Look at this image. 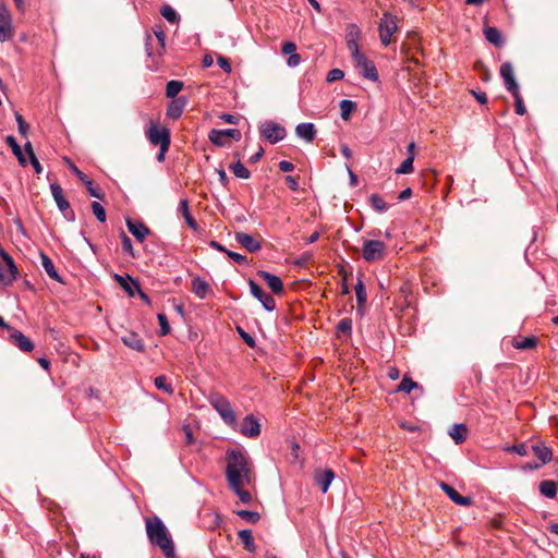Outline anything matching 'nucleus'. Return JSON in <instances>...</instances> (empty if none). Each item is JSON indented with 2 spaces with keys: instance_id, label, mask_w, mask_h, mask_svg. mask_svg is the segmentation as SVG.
Masks as SVG:
<instances>
[{
  "instance_id": "nucleus-57",
  "label": "nucleus",
  "mask_w": 558,
  "mask_h": 558,
  "mask_svg": "<svg viewBox=\"0 0 558 558\" xmlns=\"http://www.w3.org/2000/svg\"><path fill=\"white\" fill-rule=\"evenodd\" d=\"M344 72L340 69H332L327 74V82H336L343 78Z\"/></svg>"
},
{
  "instance_id": "nucleus-54",
  "label": "nucleus",
  "mask_w": 558,
  "mask_h": 558,
  "mask_svg": "<svg viewBox=\"0 0 558 558\" xmlns=\"http://www.w3.org/2000/svg\"><path fill=\"white\" fill-rule=\"evenodd\" d=\"M15 120L17 122V128H19L20 134L22 136H26L27 132H28V128H29L27 122L24 120V118L19 112H15Z\"/></svg>"
},
{
  "instance_id": "nucleus-19",
  "label": "nucleus",
  "mask_w": 558,
  "mask_h": 558,
  "mask_svg": "<svg viewBox=\"0 0 558 558\" xmlns=\"http://www.w3.org/2000/svg\"><path fill=\"white\" fill-rule=\"evenodd\" d=\"M234 236L236 242L251 253L258 252L262 248L260 242L248 233L235 232Z\"/></svg>"
},
{
  "instance_id": "nucleus-9",
  "label": "nucleus",
  "mask_w": 558,
  "mask_h": 558,
  "mask_svg": "<svg viewBox=\"0 0 558 558\" xmlns=\"http://www.w3.org/2000/svg\"><path fill=\"white\" fill-rule=\"evenodd\" d=\"M353 61L356 69L359 70L360 74L363 77L373 82H377L379 80L375 63L372 60H369L366 56H359Z\"/></svg>"
},
{
  "instance_id": "nucleus-44",
  "label": "nucleus",
  "mask_w": 558,
  "mask_h": 558,
  "mask_svg": "<svg viewBox=\"0 0 558 558\" xmlns=\"http://www.w3.org/2000/svg\"><path fill=\"white\" fill-rule=\"evenodd\" d=\"M154 32V35L156 36L157 40H158V44H159V49L157 51L158 54H162L166 50V34L165 32L161 29V27H155L153 29Z\"/></svg>"
},
{
  "instance_id": "nucleus-13",
  "label": "nucleus",
  "mask_w": 558,
  "mask_h": 558,
  "mask_svg": "<svg viewBox=\"0 0 558 558\" xmlns=\"http://www.w3.org/2000/svg\"><path fill=\"white\" fill-rule=\"evenodd\" d=\"M12 37V19L5 4L0 3V41Z\"/></svg>"
},
{
  "instance_id": "nucleus-51",
  "label": "nucleus",
  "mask_w": 558,
  "mask_h": 558,
  "mask_svg": "<svg viewBox=\"0 0 558 558\" xmlns=\"http://www.w3.org/2000/svg\"><path fill=\"white\" fill-rule=\"evenodd\" d=\"M157 319H158L159 327H160V335L167 336L168 333H170L171 328H170L167 316L162 313H159L157 315Z\"/></svg>"
},
{
  "instance_id": "nucleus-59",
  "label": "nucleus",
  "mask_w": 558,
  "mask_h": 558,
  "mask_svg": "<svg viewBox=\"0 0 558 558\" xmlns=\"http://www.w3.org/2000/svg\"><path fill=\"white\" fill-rule=\"evenodd\" d=\"M219 118L223 122L229 123V124H238L240 121L239 116L231 114V113H222Z\"/></svg>"
},
{
  "instance_id": "nucleus-55",
  "label": "nucleus",
  "mask_w": 558,
  "mask_h": 558,
  "mask_svg": "<svg viewBox=\"0 0 558 558\" xmlns=\"http://www.w3.org/2000/svg\"><path fill=\"white\" fill-rule=\"evenodd\" d=\"M122 250H123V252L128 253L129 255H131L133 257L135 256L132 241L124 232H122Z\"/></svg>"
},
{
  "instance_id": "nucleus-64",
  "label": "nucleus",
  "mask_w": 558,
  "mask_h": 558,
  "mask_svg": "<svg viewBox=\"0 0 558 558\" xmlns=\"http://www.w3.org/2000/svg\"><path fill=\"white\" fill-rule=\"evenodd\" d=\"M280 171L282 172H291L294 170V165L288 160H281L278 165Z\"/></svg>"
},
{
  "instance_id": "nucleus-32",
  "label": "nucleus",
  "mask_w": 558,
  "mask_h": 558,
  "mask_svg": "<svg viewBox=\"0 0 558 558\" xmlns=\"http://www.w3.org/2000/svg\"><path fill=\"white\" fill-rule=\"evenodd\" d=\"M539 492L547 498H555L558 492V485L556 482L545 480L539 483Z\"/></svg>"
},
{
  "instance_id": "nucleus-56",
  "label": "nucleus",
  "mask_w": 558,
  "mask_h": 558,
  "mask_svg": "<svg viewBox=\"0 0 558 558\" xmlns=\"http://www.w3.org/2000/svg\"><path fill=\"white\" fill-rule=\"evenodd\" d=\"M347 47L351 53L352 59H356L359 56H362L359 48V40L347 41Z\"/></svg>"
},
{
  "instance_id": "nucleus-24",
  "label": "nucleus",
  "mask_w": 558,
  "mask_h": 558,
  "mask_svg": "<svg viewBox=\"0 0 558 558\" xmlns=\"http://www.w3.org/2000/svg\"><path fill=\"white\" fill-rule=\"evenodd\" d=\"M191 284L193 293L199 299H205L210 291L209 283L201 277L193 278Z\"/></svg>"
},
{
  "instance_id": "nucleus-14",
  "label": "nucleus",
  "mask_w": 558,
  "mask_h": 558,
  "mask_svg": "<svg viewBox=\"0 0 558 558\" xmlns=\"http://www.w3.org/2000/svg\"><path fill=\"white\" fill-rule=\"evenodd\" d=\"M9 341L14 347L19 348L23 352H31L34 349V343L26 337L22 331L12 329L10 330Z\"/></svg>"
},
{
  "instance_id": "nucleus-22",
  "label": "nucleus",
  "mask_w": 558,
  "mask_h": 558,
  "mask_svg": "<svg viewBox=\"0 0 558 558\" xmlns=\"http://www.w3.org/2000/svg\"><path fill=\"white\" fill-rule=\"evenodd\" d=\"M315 483L320 487L322 492L327 493L330 484L335 480V473L330 469L318 471L315 473Z\"/></svg>"
},
{
  "instance_id": "nucleus-5",
  "label": "nucleus",
  "mask_w": 558,
  "mask_h": 558,
  "mask_svg": "<svg viewBox=\"0 0 558 558\" xmlns=\"http://www.w3.org/2000/svg\"><path fill=\"white\" fill-rule=\"evenodd\" d=\"M259 132L260 136L270 144H276L282 141L287 135L286 129L281 124L271 120L263 122L259 125Z\"/></svg>"
},
{
  "instance_id": "nucleus-16",
  "label": "nucleus",
  "mask_w": 558,
  "mask_h": 558,
  "mask_svg": "<svg viewBox=\"0 0 558 558\" xmlns=\"http://www.w3.org/2000/svg\"><path fill=\"white\" fill-rule=\"evenodd\" d=\"M187 102L189 100L184 96L172 99L167 108V117L172 120L179 119L182 116Z\"/></svg>"
},
{
  "instance_id": "nucleus-46",
  "label": "nucleus",
  "mask_w": 558,
  "mask_h": 558,
  "mask_svg": "<svg viewBox=\"0 0 558 558\" xmlns=\"http://www.w3.org/2000/svg\"><path fill=\"white\" fill-rule=\"evenodd\" d=\"M160 13L170 23H177L179 21L177 12L169 5H163Z\"/></svg>"
},
{
  "instance_id": "nucleus-43",
  "label": "nucleus",
  "mask_w": 558,
  "mask_h": 558,
  "mask_svg": "<svg viewBox=\"0 0 558 558\" xmlns=\"http://www.w3.org/2000/svg\"><path fill=\"white\" fill-rule=\"evenodd\" d=\"M230 488L243 504L251 502L252 496L248 490L244 489V486H236V487H230Z\"/></svg>"
},
{
  "instance_id": "nucleus-11",
  "label": "nucleus",
  "mask_w": 558,
  "mask_h": 558,
  "mask_svg": "<svg viewBox=\"0 0 558 558\" xmlns=\"http://www.w3.org/2000/svg\"><path fill=\"white\" fill-rule=\"evenodd\" d=\"M248 286L252 295L262 303L266 311L272 312L276 308V302L274 298L266 293L254 280L250 279Z\"/></svg>"
},
{
  "instance_id": "nucleus-2",
  "label": "nucleus",
  "mask_w": 558,
  "mask_h": 558,
  "mask_svg": "<svg viewBox=\"0 0 558 558\" xmlns=\"http://www.w3.org/2000/svg\"><path fill=\"white\" fill-rule=\"evenodd\" d=\"M145 523L149 542L159 547L166 558H173L175 555L174 545L161 519L158 517L147 518Z\"/></svg>"
},
{
  "instance_id": "nucleus-49",
  "label": "nucleus",
  "mask_w": 558,
  "mask_h": 558,
  "mask_svg": "<svg viewBox=\"0 0 558 558\" xmlns=\"http://www.w3.org/2000/svg\"><path fill=\"white\" fill-rule=\"evenodd\" d=\"M514 98L515 113L523 116L525 113V106L519 90L511 93Z\"/></svg>"
},
{
  "instance_id": "nucleus-35",
  "label": "nucleus",
  "mask_w": 558,
  "mask_h": 558,
  "mask_svg": "<svg viewBox=\"0 0 558 558\" xmlns=\"http://www.w3.org/2000/svg\"><path fill=\"white\" fill-rule=\"evenodd\" d=\"M537 344V339L535 337H525L518 340H514L513 347L519 350H529L535 348Z\"/></svg>"
},
{
  "instance_id": "nucleus-60",
  "label": "nucleus",
  "mask_w": 558,
  "mask_h": 558,
  "mask_svg": "<svg viewBox=\"0 0 558 558\" xmlns=\"http://www.w3.org/2000/svg\"><path fill=\"white\" fill-rule=\"evenodd\" d=\"M281 51L283 54L290 56L292 53H295L296 46L291 41H287L282 45Z\"/></svg>"
},
{
  "instance_id": "nucleus-38",
  "label": "nucleus",
  "mask_w": 558,
  "mask_h": 558,
  "mask_svg": "<svg viewBox=\"0 0 558 558\" xmlns=\"http://www.w3.org/2000/svg\"><path fill=\"white\" fill-rule=\"evenodd\" d=\"M230 169L235 177L241 179H248L251 175L248 169L241 161L230 165Z\"/></svg>"
},
{
  "instance_id": "nucleus-20",
  "label": "nucleus",
  "mask_w": 558,
  "mask_h": 558,
  "mask_svg": "<svg viewBox=\"0 0 558 558\" xmlns=\"http://www.w3.org/2000/svg\"><path fill=\"white\" fill-rule=\"evenodd\" d=\"M126 227L132 235L140 242H143L150 232L148 227L143 222L130 218L126 219Z\"/></svg>"
},
{
  "instance_id": "nucleus-3",
  "label": "nucleus",
  "mask_w": 558,
  "mask_h": 558,
  "mask_svg": "<svg viewBox=\"0 0 558 558\" xmlns=\"http://www.w3.org/2000/svg\"><path fill=\"white\" fill-rule=\"evenodd\" d=\"M208 402L217 411L226 425L232 428L238 426L235 412L225 396L219 392H213L208 397Z\"/></svg>"
},
{
  "instance_id": "nucleus-52",
  "label": "nucleus",
  "mask_w": 558,
  "mask_h": 558,
  "mask_svg": "<svg viewBox=\"0 0 558 558\" xmlns=\"http://www.w3.org/2000/svg\"><path fill=\"white\" fill-rule=\"evenodd\" d=\"M337 330L344 335H350L352 331V319L351 318H342L337 326Z\"/></svg>"
},
{
  "instance_id": "nucleus-47",
  "label": "nucleus",
  "mask_w": 558,
  "mask_h": 558,
  "mask_svg": "<svg viewBox=\"0 0 558 558\" xmlns=\"http://www.w3.org/2000/svg\"><path fill=\"white\" fill-rule=\"evenodd\" d=\"M361 31L356 24H350L345 32V41L359 40Z\"/></svg>"
},
{
  "instance_id": "nucleus-58",
  "label": "nucleus",
  "mask_w": 558,
  "mask_h": 558,
  "mask_svg": "<svg viewBox=\"0 0 558 558\" xmlns=\"http://www.w3.org/2000/svg\"><path fill=\"white\" fill-rule=\"evenodd\" d=\"M226 254L236 264L244 265L246 264L247 259L244 255L232 252V251H226Z\"/></svg>"
},
{
  "instance_id": "nucleus-42",
  "label": "nucleus",
  "mask_w": 558,
  "mask_h": 558,
  "mask_svg": "<svg viewBox=\"0 0 558 558\" xmlns=\"http://www.w3.org/2000/svg\"><path fill=\"white\" fill-rule=\"evenodd\" d=\"M413 156H408L407 159L402 161V163L399 166V168L396 170L398 174H408L413 171Z\"/></svg>"
},
{
  "instance_id": "nucleus-39",
  "label": "nucleus",
  "mask_w": 558,
  "mask_h": 558,
  "mask_svg": "<svg viewBox=\"0 0 558 558\" xmlns=\"http://www.w3.org/2000/svg\"><path fill=\"white\" fill-rule=\"evenodd\" d=\"M83 184L86 186V190L90 196L96 197L98 199L105 198V193L101 191L100 187L96 186L94 184V181L90 180L89 178L85 182H83Z\"/></svg>"
},
{
  "instance_id": "nucleus-40",
  "label": "nucleus",
  "mask_w": 558,
  "mask_h": 558,
  "mask_svg": "<svg viewBox=\"0 0 558 558\" xmlns=\"http://www.w3.org/2000/svg\"><path fill=\"white\" fill-rule=\"evenodd\" d=\"M417 387V383L413 381L411 377L403 376L400 384L397 387L398 392H411L414 388Z\"/></svg>"
},
{
  "instance_id": "nucleus-37",
  "label": "nucleus",
  "mask_w": 558,
  "mask_h": 558,
  "mask_svg": "<svg viewBox=\"0 0 558 558\" xmlns=\"http://www.w3.org/2000/svg\"><path fill=\"white\" fill-rule=\"evenodd\" d=\"M369 203L372 207L378 213H385L388 209L386 202L378 194H372L369 196Z\"/></svg>"
},
{
  "instance_id": "nucleus-53",
  "label": "nucleus",
  "mask_w": 558,
  "mask_h": 558,
  "mask_svg": "<svg viewBox=\"0 0 558 558\" xmlns=\"http://www.w3.org/2000/svg\"><path fill=\"white\" fill-rule=\"evenodd\" d=\"M508 452H515L517 454L524 457L529 454V447L525 444L513 445L506 448Z\"/></svg>"
},
{
  "instance_id": "nucleus-7",
  "label": "nucleus",
  "mask_w": 558,
  "mask_h": 558,
  "mask_svg": "<svg viewBox=\"0 0 558 558\" xmlns=\"http://www.w3.org/2000/svg\"><path fill=\"white\" fill-rule=\"evenodd\" d=\"M209 141L219 147L228 145V138H231L235 142L241 141L242 134L238 129H226V130H217L213 129L208 134Z\"/></svg>"
},
{
  "instance_id": "nucleus-41",
  "label": "nucleus",
  "mask_w": 558,
  "mask_h": 558,
  "mask_svg": "<svg viewBox=\"0 0 558 558\" xmlns=\"http://www.w3.org/2000/svg\"><path fill=\"white\" fill-rule=\"evenodd\" d=\"M354 108H355V104L352 100H349V99L341 100L340 101L341 118L343 120H349Z\"/></svg>"
},
{
  "instance_id": "nucleus-1",
  "label": "nucleus",
  "mask_w": 558,
  "mask_h": 558,
  "mask_svg": "<svg viewBox=\"0 0 558 558\" xmlns=\"http://www.w3.org/2000/svg\"><path fill=\"white\" fill-rule=\"evenodd\" d=\"M226 477L229 487L245 486L252 481V470L248 459L240 450L227 452Z\"/></svg>"
},
{
  "instance_id": "nucleus-30",
  "label": "nucleus",
  "mask_w": 558,
  "mask_h": 558,
  "mask_svg": "<svg viewBox=\"0 0 558 558\" xmlns=\"http://www.w3.org/2000/svg\"><path fill=\"white\" fill-rule=\"evenodd\" d=\"M531 449L533 450L534 454L539 459L542 464H546L551 461V458H553L551 450L548 447H546L545 445H542V444L533 445L531 447Z\"/></svg>"
},
{
  "instance_id": "nucleus-45",
  "label": "nucleus",
  "mask_w": 558,
  "mask_h": 558,
  "mask_svg": "<svg viewBox=\"0 0 558 558\" xmlns=\"http://www.w3.org/2000/svg\"><path fill=\"white\" fill-rule=\"evenodd\" d=\"M155 386L157 389L163 390L168 393L173 392V388L170 384H168L167 377L165 375H160L155 378Z\"/></svg>"
},
{
  "instance_id": "nucleus-34",
  "label": "nucleus",
  "mask_w": 558,
  "mask_h": 558,
  "mask_svg": "<svg viewBox=\"0 0 558 558\" xmlns=\"http://www.w3.org/2000/svg\"><path fill=\"white\" fill-rule=\"evenodd\" d=\"M239 537L244 544V547L250 553H254L256 550V546L253 541L252 532L250 530H241L239 532Z\"/></svg>"
},
{
  "instance_id": "nucleus-8",
  "label": "nucleus",
  "mask_w": 558,
  "mask_h": 558,
  "mask_svg": "<svg viewBox=\"0 0 558 558\" xmlns=\"http://www.w3.org/2000/svg\"><path fill=\"white\" fill-rule=\"evenodd\" d=\"M51 194L53 196V199L59 208V210L63 214L64 218L68 221H74L75 220V214L71 209L70 203L65 199L63 195V190L58 183H52L50 185Z\"/></svg>"
},
{
  "instance_id": "nucleus-36",
  "label": "nucleus",
  "mask_w": 558,
  "mask_h": 558,
  "mask_svg": "<svg viewBox=\"0 0 558 558\" xmlns=\"http://www.w3.org/2000/svg\"><path fill=\"white\" fill-rule=\"evenodd\" d=\"M183 83L181 81L172 80L167 83L166 86V96L169 98H177V95L182 90Z\"/></svg>"
},
{
  "instance_id": "nucleus-29",
  "label": "nucleus",
  "mask_w": 558,
  "mask_h": 558,
  "mask_svg": "<svg viewBox=\"0 0 558 558\" xmlns=\"http://www.w3.org/2000/svg\"><path fill=\"white\" fill-rule=\"evenodd\" d=\"M468 428L464 424H453L449 430L450 437L457 445L462 444L466 439Z\"/></svg>"
},
{
  "instance_id": "nucleus-21",
  "label": "nucleus",
  "mask_w": 558,
  "mask_h": 558,
  "mask_svg": "<svg viewBox=\"0 0 558 558\" xmlns=\"http://www.w3.org/2000/svg\"><path fill=\"white\" fill-rule=\"evenodd\" d=\"M441 489L446 493V495L449 497L451 501L459 506L468 507L472 505V498L466 496H461L452 486L441 483L440 484Z\"/></svg>"
},
{
  "instance_id": "nucleus-63",
  "label": "nucleus",
  "mask_w": 558,
  "mask_h": 558,
  "mask_svg": "<svg viewBox=\"0 0 558 558\" xmlns=\"http://www.w3.org/2000/svg\"><path fill=\"white\" fill-rule=\"evenodd\" d=\"M301 62V57L300 54H298L296 52L295 53H292L289 56L288 60H287V64L290 66V68H295L300 64Z\"/></svg>"
},
{
  "instance_id": "nucleus-6",
  "label": "nucleus",
  "mask_w": 558,
  "mask_h": 558,
  "mask_svg": "<svg viewBox=\"0 0 558 558\" xmlns=\"http://www.w3.org/2000/svg\"><path fill=\"white\" fill-rule=\"evenodd\" d=\"M386 244L379 240H365L362 248V256L368 263L384 259Z\"/></svg>"
},
{
  "instance_id": "nucleus-61",
  "label": "nucleus",
  "mask_w": 558,
  "mask_h": 558,
  "mask_svg": "<svg viewBox=\"0 0 558 558\" xmlns=\"http://www.w3.org/2000/svg\"><path fill=\"white\" fill-rule=\"evenodd\" d=\"M218 65L226 72V73H230L231 72V64L229 62V60L222 56H219L218 57Z\"/></svg>"
},
{
  "instance_id": "nucleus-17",
  "label": "nucleus",
  "mask_w": 558,
  "mask_h": 558,
  "mask_svg": "<svg viewBox=\"0 0 558 558\" xmlns=\"http://www.w3.org/2000/svg\"><path fill=\"white\" fill-rule=\"evenodd\" d=\"M257 276L267 283L268 288L272 291V293L280 294L283 292V283L278 276L272 275L265 270H258Z\"/></svg>"
},
{
  "instance_id": "nucleus-27",
  "label": "nucleus",
  "mask_w": 558,
  "mask_h": 558,
  "mask_svg": "<svg viewBox=\"0 0 558 558\" xmlns=\"http://www.w3.org/2000/svg\"><path fill=\"white\" fill-rule=\"evenodd\" d=\"M17 268H11L7 263H0V282L10 284L16 277Z\"/></svg>"
},
{
  "instance_id": "nucleus-31",
  "label": "nucleus",
  "mask_w": 558,
  "mask_h": 558,
  "mask_svg": "<svg viewBox=\"0 0 558 558\" xmlns=\"http://www.w3.org/2000/svg\"><path fill=\"white\" fill-rule=\"evenodd\" d=\"M5 142L7 144L11 147L12 149V153L14 154V156L17 158L19 162L22 165V166H26L27 165V160L23 154V150L21 148V146L17 144L16 140L14 138V136L12 135H8L5 137Z\"/></svg>"
},
{
  "instance_id": "nucleus-25",
  "label": "nucleus",
  "mask_w": 558,
  "mask_h": 558,
  "mask_svg": "<svg viewBox=\"0 0 558 558\" xmlns=\"http://www.w3.org/2000/svg\"><path fill=\"white\" fill-rule=\"evenodd\" d=\"M355 296H356V308L359 312H362L365 303L367 301V292L366 287L361 278H357V282L354 287Z\"/></svg>"
},
{
  "instance_id": "nucleus-33",
  "label": "nucleus",
  "mask_w": 558,
  "mask_h": 558,
  "mask_svg": "<svg viewBox=\"0 0 558 558\" xmlns=\"http://www.w3.org/2000/svg\"><path fill=\"white\" fill-rule=\"evenodd\" d=\"M485 38L490 44L500 47L502 45L501 34L496 27H486L484 29Z\"/></svg>"
},
{
  "instance_id": "nucleus-23",
  "label": "nucleus",
  "mask_w": 558,
  "mask_h": 558,
  "mask_svg": "<svg viewBox=\"0 0 558 558\" xmlns=\"http://www.w3.org/2000/svg\"><path fill=\"white\" fill-rule=\"evenodd\" d=\"M295 134L305 142L311 143L316 136L315 125L311 122L300 123L295 128Z\"/></svg>"
},
{
  "instance_id": "nucleus-4",
  "label": "nucleus",
  "mask_w": 558,
  "mask_h": 558,
  "mask_svg": "<svg viewBox=\"0 0 558 558\" xmlns=\"http://www.w3.org/2000/svg\"><path fill=\"white\" fill-rule=\"evenodd\" d=\"M397 29V17L389 12H385L378 25L380 44L385 47L389 46Z\"/></svg>"
},
{
  "instance_id": "nucleus-48",
  "label": "nucleus",
  "mask_w": 558,
  "mask_h": 558,
  "mask_svg": "<svg viewBox=\"0 0 558 558\" xmlns=\"http://www.w3.org/2000/svg\"><path fill=\"white\" fill-rule=\"evenodd\" d=\"M92 210H93V214L95 215V217L97 218L98 221L100 222H105L106 221V210L104 208V206L98 203V202H93L92 203Z\"/></svg>"
},
{
  "instance_id": "nucleus-28",
  "label": "nucleus",
  "mask_w": 558,
  "mask_h": 558,
  "mask_svg": "<svg viewBox=\"0 0 558 558\" xmlns=\"http://www.w3.org/2000/svg\"><path fill=\"white\" fill-rule=\"evenodd\" d=\"M178 210L182 214L186 225L189 227H191L192 229L196 230L197 229V222H196V220L193 218V216L190 213V206H189V201L187 199L183 198V199L180 201Z\"/></svg>"
},
{
  "instance_id": "nucleus-15",
  "label": "nucleus",
  "mask_w": 558,
  "mask_h": 558,
  "mask_svg": "<svg viewBox=\"0 0 558 558\" xmlns=\"http://www.w3.org/2000/svg\"><path fill=\"white\" fill-rule=\"evenodd\" d=\"M500 75L509 93L519 90V85L514 78V72L511 63L505 62L500 65Z\"/></svg>"
},
{
  "instance_id": "nucleus-62",
  "label": "nucleus",
  "mask_w": 558,
  "mask_h": 558,
  "mask_svg": "<svg viewBox=\"0 0 558 558\" xmlns=\"http://www.w3.org/2000/svg\"><path fill=\"white\" fill-rule=\"evenodd\" d=\"M29 162L37 174H40L43 172V167L35 154H32V156L29 157Z\"/></svg>"
},
{
  "instance_id": "nucleus-26",
  "label": "nucleus",
  "mask_w": 558,
  "mask_h": 558,
  "mask_svg": "<svg viewBox=\"0 0 558 558\" xmlns=\"http://www.w3.org/2000/svg\"><path fill=\"white\" fill-rule=\"evenodd\" d=\"M41 266L46 274L54 281L62 282L58 271L54 268L53 262L49 256L44 253H40Z\"/></svg>"
},
{
  "instance_id": "nucleus-50",
  "label": "nucleus",
  "mask_w": 558,
  "mask_h": 558,
  "mask_svg": "<svg viewBox=\"0 0 558 558\" xmlns=\"http://www.w3.org/2000/svg\"><path fill=\"white\" fill-rule=\"evenodd\" d=\"M236 514L251 523H256L260 518L258 512L250 510H240L236 512Z\"/></svg>"
},
{
  "instance_id": "nucleus-12",
  "label": "nucleus",
  "mask_w": 558,
  "mask_h": 558,
  "mask_svg": "<svg viewBox=\"0 0 558 558\" xmlns=\"http://www.w3.org/2000/svg\"><path fill=\"white\" fill-rule=\"evenodd\" d=\"M239 430L245 437L256 438L260 435L262 428L258 420L250 414L243 418Z\"/></svg>"
},
{
  "instance_id": "nucleus-18",
  "label": "nucleus",
  "mask_w": 558,
  "mask_h": 558,
  "mask_svg": "<svg viewBox=\"0 0 558 558\" xmlns=\"http://www.w3.org/2000/svg\"><path fill=\"white\" fill-rule=\"evenodd\" d=\"M121 341L123 342L124 345L136 352L142 353L145 351V343L142 337L134 331H128L125 335L121 337Z\"/></svg>"
},
{
  "instance_id": "nucleus-10",
  "label": "nucleus",
  "mask_w": 558,
  "mask_h": 558,
  "mask_svg": "<svg viewBox=\"0 0 558 558\" xmlns=\"http://www.w3.org/2000/svg\"><path fill=\"white\" fill-rule=\"evenodd\" d=\"M147 137L153 145L162 146V150H168L170 146V132L168 129H158L151 125L147 131Z\"/></svg>"
}]
</instances>
